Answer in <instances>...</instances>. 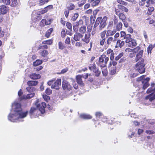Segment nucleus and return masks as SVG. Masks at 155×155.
Here are the masks:
<instances>
[{
  "label": "nucleus",
  "instance_id": "nucleus-1",
  "mask_svg": "<svg viewBox=\"0 0 155 155\" xmlns=\"http://www.w3.org/2000/svg\"><path fill=\"white\" fill-rule=\"evenodd\" d=\"M28 114L27 111H22L20 103L15 101L12 104V110L8 115V120L12 122L22 121V119L26 117Z\"/></svg>",
  "mask_w": 155,
  "mask_h": 155
},
{
  "label": "nucleus",
  "instance_id": "nucleus-2",
  "mask_svg": "<svg viewBox=\"0 0 155 155\" xmlns=\"http://www.w3.org/2000/svg\"><path fill=\"white\" fill-rule=\"evenodd\" d=\"M143 53V50H140L137 54L135 59L136 62L139 61L135 64L134 68L140 74L143 73L145 71L144 68L145 64L143 63L144 59L142 58Z\"/></svg>",
  "mask_w": 155,
  "mask_h": 155
},
{
  "label": "nucleus",
  "instance_id": "nucleus-3",
  "mask_svg": "<svg viewBox=\"0 0 155 155\" xmlns=\"http://www.w3.org/2000/svg\"><path fill=\"white\" fill-rule=\"evenodd\" d=\"M155 84L153 83L151 84V87L149 88L147 91V92L148 94L151 93L148 96H147L145 98L146 99H149L150 101L155 99V88H153V87Z\"/></svg>",
  "mask_w": 155,
  "mask_h": 155
},
{
  "label": "nucleus",
  "instance_id": "nucleus-4",
  "mask_svg": "<svg viewBox=\"0 0 155 155\" xmlns=\"http://www.w3.org/2000/svg\"><path fill=\"white\" fill-rule=\"evenodd\" d=\"M125 38V42L129 47L133 48L137 45L136 41L131 38V35H127Z\"/></svg>",
  "mask_w": 155,
  "mask_h": 155
},
{
  "label": "nucleus",
  "instance_id": "nucleus-5",
  "mask_svg": "<svg viewBox=\"0 0 155 155\" xmlns=\"http://www.w3.org/2000/svg\"><path fill=\"white\" fill-rule=\"evenodd\" d=\"M48 84L49 86L51 85L52 88L58 90L61 84V79H58L54 82L53 80L49 81L48 82Z\"/></svg>",
  "mask_w": 155,
  "mask_h": 155
},
{
  "label": "nucleus",
  "instance_id": "nucleus-6",
  "mask_svg": "<svg viewBox=\"0 0 155 155\" xmlns=\"http://www.w3.org/2000/svg\"><path fill=\"white\" fill-rule=\"evenodd\" d=\"M145 75H142L138 78L137 79L138 81H141L143 84V88L144 90L146 89L149 85L148 82L150 80V78H147L146 79H143L145 78Z\"/></svg>",
  "mask_w": 155,
  "mask_h": 155
},
{
  "label": "nucleus",
  "instance_id": "nucleus-7",
  "mask_svg": "<svg viewBox=\"0 0 155 155\" xmlns=\"http://www.w3.org/2000/svg\"><path fill=\"white\" fill-rule=\"evenodd\" d=\"M116 41V39L114 38L113 37L110 36L108 37L106 41H105V43L104 45L105 48H107L109 46H113L115 44Z\"/></svg>",
  "mask_w": 155,
  "mask_h": 155
},
{
  "label": "nucleus",
  "instance_id": "nucleus-8",
  "mask_svg": "<svg viewBox=\"0 0 155 155\" xmlns=\"http://www.w3.org/2000/svg\"><path fill=\"white\" fill-rule=\"evenodd\" d=\"M108 60L109 58L108 57L105 55H102L99 58V61L100 64H102L101 66H103V67H105Z\"/></svg>",
  "mask_w": 155,
  "mask_h": 155
},
{
  "label": "nucleus",
  "instance_id": "nucleus-9",
  "mask_svg": "<svg viewBox=\"0 0 155 155\" xmlns=\"http://www.w3.org/2000/svg\"><path fill=\"white\" fill-rule=\"evenodd\" d=\"M107 31L104 30L101 32L100 34L101 38L99 40V44L101 46H103L105 43L106 39L105 38V35L107 34Z\"/></svg>",
  "mask_w": 155,
  "mask_h": 155
},
{
  "label": "nucleus",
  "instance_id": "nucleus-10",
  "mask_svg": "<svg viewBox=\"0 0 155 155\" xmlns=\"http://www.w3.org/2000/svg\"><path fill=\"white\" fill-rule=\"evenodd\" d=\"M62 87L64 90H70L72 88V87L68 81L65 80H64L62 81Z\"/></svg>",
  "mask_w": 155,
  "mask_h": 155
},
{
  "label": "nucleus",
  "instance_id": "nucleus-11",
  "mask_svg": "<svg viewBox=\"0 0 155 155\" xmlns=\"http://www.w3.org/2000/svg\"><path fill=\"white\" fill-rule=\"evenodd\" d=\"M83 21L81 19L79 20L78 21H77L74 23L73 25V28L75 32H77L78 26L82 25L83 24Z\"/></svg>",
  "mask_w": 155,
  "mask_h": 155
},
{
  "label": "nucleus",
  "instance_id": "nucleus-12",
  "mask_svg": "<svg viewBox=\"0 0 155 155\" xmlns=\"http://www.w3.org/2000/svg\"><path fill=\"white\" fill-rule=\"evenodd\" d=\"M36 105L37 108L38 109L42 114H43L45 112V109L46 107V104L45 103L42 102L41 104H38L36 103Z\"/></svg>",
  "mask_w": 155,
  "mask_h": 155
},
{
  "label": "nucleus",
  "instance_id": "nucleus-13",
  "mask_svg": "<svg viewBox=\"0 0 155 155\" xmlns=\"http://www.w3.org/2000/svg\"><path fill=\"white\" fill-rule=\"evenodd\" d=\"M107 18L106 16L104 17L102 20L100 22L99 26V29L100 30H101L102 29L104 28L106 25V21L107 20Z\"/></svg>",
  "mask_w": 155,
  "mask_h": 155
},
{
  "label": "nucleus",
  "instance_id": "nucleus-14",
  "mask_svg": "<svg viewBox=\"0 0 155 155\" xmlns=\"http://www.w3.org/2000/svg\"><path fill=\"white\" fill-rule=\"evenodd\" d=\"M83 76L81 75H78L76 77V79L78 84L81 87H83L84 85V83L83 82L82 78Z\"/></svg>",
  "mask_w": 155,
  "mask_h": 155
},
{
  "label": "nucleus",
  "instance_id": "nucleus-15",
  "mask_svg": "<svg viewBox=\"0 0 155 155\" xmlns=\"http://www.w3.org/2000/svg\"><path fill=\"white\" fill-rule=\"evenodd\" d=\"M51 22V19H49L47 21L45 19H43L41 20L40 22V25L41 27H43L45 25H50Z\"/></svg>",
  "mask_w": 155,
  "mask_h": 155
},
{
  "label": "nucleus",
  "instance_id": "nucleus-16",
  "mask_svg": "<svg viewBox=\"0 0 155 155\" xmlns=\"http://www.w3.org/2000/svg\"><path fill=\"white\" fill-rule=\"evenodd\" d=\"M9 10L8 7L4 5H2L0 6V13L5 14H6Z\"/></svg>",
  "mask_w": 155,
  "mask_h": 155
},
{
  "label": "nucleus",
  "instance_id": "nucleus-17",
  "mask_svg": "<svg viewBox=\"0 0 155 155\" xmlns=\"http://www.w3.org/2000/svg\"><path fill=\"white\" fill-rule=\"evenodd\" d=\"M90 36L91 33L86 34L84 35V38H82V40L86 43H88L90 41Z\"/></svg>",
  "mask_w": 155,
  "mask_h": 155
},
{
  "label": "nucleus",
  "instance_id": "nucleus-18",
  "mask_svg": "<svg viewBox=\"0 0 155 155\" xmlns=\"http://www.w3.org/2000/svg\"><path fill=\"white\" fill-rule=\"evenodd\" d=\"M77 33L74 35V39L76 41H79L83 37V35L79 33Z\"/></svg>",
  "mask_w": 155,
  "mask_h": 155
},
{
  "label": "nucleus",
  "instance_id": "nucleus-19",
  "mask_svg": "<svg viewBox=\"0 0 155 155\" xmlns=\"http://www.w3.org/2000/svg\"><path fill=\"white\" fill-rule=\"evenodd\" d=\"M29 77L31 79H37L40 78L41 77V76L39 74H37L35 73H34L30 74Z\"/></svg>",
  "mask_w": 155,
  "mask_h": 155
},
{
  "label": "nucleus",
  "instance_id": "nucleus-20",
  "mask_svg": "<svg viewBox=\"0 0 155 155\" xmlns=\"http://www.w3.org/2000/svg\"><path fill=\"white\" fill-rule=\"evenodd\" d=\"M116 32V30L115 29H113L112 30L110 29L108 30L107 31L106 36H110L114 35Z\"/></svg>",
  "mask_w": 155,
  "mask_h": 155
},
{
  "label": "nucleus",
  "instance_id": "nucleus-21",
  "mask_svg": "<svg viewBox=\"0 0 155 155\" xmlns=\"http://www.w3.org/2000/svg\"><path fill=\"white\" fill-rule=\"evenodd\" d=\"M39 53L42 57H45L48 54V52L46 50H44L43 51H40Z\"/></svg>",
  "mask_w": 155,
  "mask_h": 155
},
{
  "label": "nucleus",
  "instance_id": "nucleus-22",
  "mask_svg": "<svg viewBox=\"0 0 155 155\" xmlns=\"http://www.w3.org/2000/svg\"><path fill=\"white\" fill-rule=\"evenodd\" d=\"M86 31V27L85 26L83 25L79 29V33L83 34L85 33Z\"/></svg>",
  "mask_w": 155,
  "mask_h": 155
},
{
  "label": "nucleus",
  "instance_id": "nucleus-23",
  "mask_svg": "<svg viewBox=\"0 0 155 155\" xmlns=\"http://www.w3.org/2000/svg\"><path fill=\"white\" fill-rule=\"evenodd\" d=\"M38 81H29L27 82V84L29 86H35L38 84Z\"/></svg>",
  "mask_w": 155,
  "mask_h": 155
},
{
  "label": "nucleus",
  "instance_id": "nucleus-24",
  "mask_svg": "<svg viewBox=\"0 0 155 155\" xmlns=\"http://www.w3.org/2000/svg\"><path fill=\"white\" fill-rule=\"evenodd\" d=\"M80 117L84 119H91L92 117L90 115L84 114H81L80 115Z\"/></svg>",
  "mask_w": 155,
  "mask_h": 155
},
{
  "label": "nucleus",
  "instance_id": "nucleus-25",
  "mask_svg": "<svg viewBox=\"0 0 155 155\" xmlns=\"http://www.w3.org/2000/svg\"><path fill=\"white\" fill-rule=\"evenodd\" d=\"M146 3L145 6L147 7H149L150 5L155 3V0H147L146 2Z\"/></svg>",
  "mask_w": 155,
  "mask_h": 155
},
{
  "label": "nucleus",
  "instance_id": "nucleus-26",
  "mask_svg": "<svg viewBox=\"0 0 155 155\" xmlns=\"http://www.w3.org/2000/svg\"><path fill=\"white\" fill-rule=\"evenodd\" d=\"M118 8L121 9L123 11H124L126 12H127L128 11V9L127 8L121 5H118Z\"/></svg>",
  "mask_w": 155,
  "mask_h": 155
},
{
  "label": "nucleus",
  "instance_id": "nucleus-27",
  "mask_svg": "<svg viewBox=\"0 0 155 155\" xmlns=\"http://www.w3.org/2000/svg\"><path fill=\"white\" fill-rule=\"evenodd\" d=\"M101 67H103L102 69V72L103 75L104 76H107L108 74L107 68L104 67H103V66H101Z\"/></svg>",
  "mask_w": 155,
  "mask_h": 155
},
{
  "label": "nucleus",
  "instance_id": "nucleus-28",
  "mask_svg": "<svg viewBox=\"0 0 155 155\" xmlns=\"http://www.w3.org/2000/svg\"><path fill=\"white\" fill-rule=\"evenodd\" d=\"M41 17L40 15H36L35 16H33L32 17V20L34 22H35L41 19Z\"/></svg>",
  "mask_w": 155,
  "mask_h": 155
},
{
  "label": "nucleus",
  "instance_id": "nucleus-29",
  "mask_svg": "<svg viewBox=\"0 0 155 155\" xmlns=\"http://www.w3.org/2000/svg\"><path fill=\"white\" fill-rule=\"evenodd\" d=\"M117 45H118L119 47L121 48L124 45L125 42L124 41L119 39L117 41Z\"/></svg>",
  "mask_w": 155,
  "mask_h": 155
},
{
  "label": "nucleus",
  "instance_id": "nucleus-30",
  "mask_svg": "<svg viewBox=\"0 0 155 155\" xmlns=\"http://www.w3.org/2000/svg\"><path fill=\"white\" fill-rule=\"evenodd\" d=\"M119 18L123 22H125L126 20V17L125 15L123 13H121L118 15Z\"/></svg>",
  "mask_w": 155,
  "mask_h": 155
},
{
  "label": "nucleus",
  "instance_id": "nucleus-31",
  "mask_svg": "<svg viewBox=\"0 0 155 155\" xmlns=\"http://www.w3.org/2000/svg\"><path fill=\"white\" fill-rule=\"evenodd\" d=\"M53 29L52 28H50L46 32L45 36L46 37L48 38L50 36L52 32L53 31Z\"/></svg>",
  "mask_w": 155,
  "mask_h": 155
},
{
  "label": "nucleus",
  "instance_id": "nucleus-32",
  "mask_svg": "<svg viewBox=\"0 0 155 155\" xmlns=\"http://www.w3.org/2000/svg\"><path fill=\"white\" fill-rule=\"evenodd\" d=\"M10 5L12 6H15L17 5V0H10Z\"/></svg>",
  "mask_w": 155,
  "mask_h": 155
},
{
  "label": "nucleus",
  "instance_id": "nucleus-33",
  "mask_svg": "<svg viewBox=\"0 0 155 155\" xmlns=\"http://www.w3.org/2000/svg\"><path fill=\"white\" fill-rule=\"evenodd\" d=\"M42 63V61L40 60H37L36 61L33 63V65L34 66H37L41 64Z\"/></svg>",
  "mask_w": 155,
  "mask_h": 155
},
{
  "label": "nucleus",
  "instance_id": "nucleus-34",
  "mask_svg": "<svg viewBox=\"0 0 155 155\" xmlns=\"http://www.w3.org/2000/svg\"><path fill=\"white\" fill-rule=\"evenodd\" d=\"M116 71V67H113L110 69V73L111 75H113L115 74Z\"/></svg>",
  "mask_w": 155,
  "mask_h": 155
},
{
  "label": "nucleus",
  "instance_id": "nucleus-35",
  "mask_svg": "<svg viewBox=\"0 0 155 155\" xmlns=\"http://www.w3.org/2000/svg\"><path fill=\"white\" fill-rule=\"evenodd\" d=\"M93 72L94 73L95 76L96 77H98L101 74V71L97 68L94 70Z\"/></svg>",
  "mask_w": 155,
  "mask_h": 155
},
{
  "label": "nucleus",
  "instance_id": "nucleus-36",
  "mask_svg": "<svg viewBox=\"0 0 155 155\" xmlns=\"http://www.w3.org/2000/svg\"><path fill=\"white\" fill-rule=\"evenodd\" d=\"M153 48H154L153 47L152 44H150L149 45L147 48V51L148 54L149 53L151 54V51Z\"/></svg>",
  "mask_w": 155,
  "mask_h": 155
},
{
  "label": "nucleus",
  "instance_id": "nucleus-37",
  "mask_svg": "<svg viewBox=\"0 0 155 155\" xmlns=\"http://www.w3.org/2000/svg\"><path fill=\"white\" fill-rule=\"evenodd\" d=\"M89 68L90 70L93 71L94 70H95L97 68L95 64L94 63L89 66Z\"/></svg>",
  "mask_w": 155,
  "mask_h": 155
},
{
  "label": "nucleus",
  "instance_id": "nucleus-38",
  "mask_svg": "<svg viewBox=\"0 0 155 155\" xmlns=\"http://www.w3.org/2000/svg\"><path fill=\"white\" fill-rule=\"evenodd\" d=\"M75 7L74 5L72 3H69L67 7V9L70 10L73 9Z\"/></svg>",
  "mask_w": 155,
  "mask_h": 155
},
{
  "label": "nucleus",
  "instance_id": "nucleus-39",
  "mask_svg": "<svg viewBox=\"0 0 155 155\" xmlns=\"http://www.w3.org/2000/svg\"><path fill=\"white\" fill-rule=\"evenodd\" d=\"M71 79L72 81V84L74 88L75 89H77L78 88V86L77 84L76 83L75 80L72 78Z\"/></svg>",
  "mask_w": 155,
  "mask_h": 155
},
{
  "label": "nucleus",
  "instance_id": "nucleus-40",
  "mask_svg": "<svg viewBox=\"0 0 155 155\" xmlns=\"http://www.w3.org/2000/svg\"><path fill=\"white\" fill-rule=\"evenodd\" d=\"M78 16L79 14L78 13H75L72 17L71 20L73 21H75L77 19Z\"/></svg>",
  "mask_w": 155,
  "mask_h": 155
},
{
  "label": "nucleus",
  "instance_id": "nucleus-41",
  "mask_svg": "<svg viewBox=\"0 0 155 155\" xmlns=\"http://www.w3.org/2000/svg\"><path fill=\"white\" fill-rule=\"evenodd\" d=\"M52 43V41L51 40H49L44 41L42 42L43 44H47L49 45H51Z\"/></svg>",
  "mask_w": 155,
  "mask_h": 155
},
{
  "label": "nucleus",
  "instance_id": "nucleus-42",
  "mask_svg": "<svg viewBox=\"0 0 155 155\" xmlns=\"http://www.w3.org/2000/svg\"><path fill=\"white\" fill-rule=\"evenodd\" d=\"M58 48L59 49L63 50L65 48V47L61 42L60 41L58 43Z\"/></svg>",
  "mask_w": 155,
  "mask_h": 155
},
{
  "label": "nucleus",
  "instance_id": "nucleus-43",
  "mask_svg": "<svg viewBox=\"0 0 155 155\" xmlns=\"http://www.w3.org/2000/svg\"><path fill=\"white\" fill-rule=\"evenodd\" d=\"M127 35H131L130 34H126V33L124 31H121L120 32V36L121 37H124V39L126 40L125 37L127 36Z\"/></svg>",
  "mask_w": 155,
  "mask_h": 155
},
{
  "label": "nucleus",
  "instance_id": "nucleus-44",
  "mask_svg": "<svg viewBox=\"0 0 155 155\" xmlns=\"http://www.w3.org/2000/svg\"><path fill=\"white\" fill-rule=\"evenodd\" d=\"M36 108L34 107H32L30 110L29 114L31 116V117L32 118L31 115L36 110Z\"/></svg>",
  "mask_w": 155,
  "mask_h": 155
},
{
  "label": "nucleus",
  "instance_id": "nucleus-45",
  "mask_svg": "<svg viewBox=\"0 0 155 155\" xmlns=\"http://www.w3.org/2000/svg\"><path fill=\"white\" fill-rule=\"evenodd\" d=\"M35 89V88L32 87H28L26 88L27 91L29 92H32Z\"/></svg>",
  "mask_w": 155,
  "mask_h": 155
},
{
  "label": "nucleus",
  "instance_id": "nucleus-46",
  "mask_svg": "<svg viewBox=\"0 0 155 155\" xmlns=\"http://www.w3.org/2000/svg\"><path fill=\"white\" fill-rule=\"evenodd\" d=\"M10 0H0V2L4 3L7 5H9L10 4Z\"/></svg>",
  "mask_w": 155,
  "mask_h": 155
},
{
  "label": "nucleus",
  "instance_id": "nucleus-47",
  "mask_svg": "<svg viewBox=\"0 0 155 155\" xmlns=\"http://www.w3.org/2000/svg\"><path fill=\"white\" fill-rule=\"evenodd\" d=\"M35 95V94L34 93L28 94L26 96L25 98L26 99L31 98L33 97Z\"/></svg>",
  "mask_w": 155,
  "mask_h": 155
},
{
  "label": "nucleus",
  "instance_id": "nucleus-48",
  "mask_svg": "<svg viewBox=\"0 0 155 155\" xmlns=\"http://www.w3.org/2000/svg\"><path fill=\"white\" fill-rule=\"evenodd\" d=\"M122 27V24L121 22H119L117 26V30L119 31L121 29Z\"/></svg>",
  "mask_w": 155,
  "mask_h": 155
},
{
  "label": "nucleus",
  "instance_id": "nucleus-49",
  "mask_svg": "<svg viewBox=\"0 0 155 155\" xmlns=\"http://www.w3.org/2000/svg\"><path fill=\"white\" fill-rule=\"evenodd\" d=\"M68 69L67 68H66L63 70H62L61 72H59L58 73V74H63L65 73H66L68 71Z\"/></svg>",
  "mask_w": 155,
  "mask_h": 155
},
{
  "label": "nucleus",
  "instance_id": "nucleus-50",
  "mask_svg": "<svg viewBox=\"0 0 155 155\" xmlns=\"http://www.w3.org/2000/svg\"><path fill=\"white\" fill-rule=\"evenodd\" d=\"M140 49V48L139 46H137L136 48L132 49V52L135 54Z\"/></svg>",
  "mask_w": 155,
  "mask_h": 155
},
{
  "label": "nucleus",
  "instance_id": "nucleus-51",
  "mask_svg": "<svg viewBox=\"0 0 155 155\" xmlns=\"http://www.w3.org/2000/svg\"><path fill=\"white\" fill-rule=\"evenodd\" d=\"M45 93L48 95H50L52 93V91L49 88H48L45 90Z\"/></svg>",
  "mask_w": 155,
  "mask_h": 155
},
{
  "label": "nucleus",
  "instance_id": "nucleus-52",
  "mask_svg": "<svg viewBox=\"0 0 155 155\" xmlns=\"http://www.w3.org/2000/svg\"><path fill=\"white\" fill-rule=\"evenodd\" d=\"M48 2V0H40V1L39 5H43Z\"/></svg>",
  "mask_w": 155,
  "mask_h": 155
},
{
  "label": "nucleus",
  "instance_id": "nucleus-53",
  "mask_svg": "<svg viewBox=\"0 0 155 155\" xmlns=\"http://www.w3.org/2000/svg\"><path fill=\"white\" fill-rule=\"evenodd\" d=\"M43 97L44 99V100L45 101H46L47 102H48L50 100V99L49 97L46 95H43Z\"/></svg>",
  "mask_w": 155,
  "mask_h": 155
},
{
  "label": "nucleus",
  "instance_id": "nucleus-54",
  "mask_svg": "<svg viewBox=\"0 0 155 155\" xmlns=\"http://www.w3.org/2000/svg\"><path fill=\"white\" fill-rule=\"evenodd\" d=\"M124 54V53L122 52L120 53L118 56L116 57L115 59L116 60H118Z\"/></svg>",
  "mask_w": 155,
  "mask_h": 155
},
{
  "label": "nucleus",
  "instance_id": "nucleus-55",
  "mask_svg": "<svg viewBox=\"0 0 155 155\" xmlns=\"http://www.w3.org/2000/svg\"><path fill=\"white\" fill-rule=\"evenodd\" d=\"M66 26L67 28L69 30H72V25L71 23L67 22L66 23Z\"/></svg>",
  "mask_w": 155,
  "mask_h": 155
},
{
  "label": "nucleus",
  "instance_id": "nucleus-56",
  "mask_svg": "<svg viewBox=\"0 0 155 155\" xmlns=\"http://www.w3.org/2000/svg\"><path fill=\"white\" fill-rule=\"evenodd\" d=\"M102 20V17H99L97 19L95 22L97 25H99Z\"/></svg>",
  "mask_w": 155,
  "mask_h": 155
},
{
  "label": "nucleus",
  "instance_id": "nucleus-57",
  "mask_svg": "<svg viewBox=\"0 0 155 155\" xmlns=\"http://www.w3.org/2000/svg\"><path fill=\"white\" fill-rule=\"evenodd\" d=\"M65 43L67 45H69L70 43V38L69 37H67L64 41Z\"/></svg>",
  "mask_w": 155,
  "mask_h": 155
},
{
  "label": "nucleus",
  "instance_id": "nucleus-58",
  "mask_svg": "<svg viewBox=\"0 0 155 155\" xmlns=\"http://www.w3.org/2000/svg\"><path fill=\"white\" fill-rule=\"evenodd\" d=\"M100 0H96L92 3V5L93 6H95L97 5L100 2Z\"/></svg>",
  "mask_w": 155,
  "mask_h": 155
},
{
  "label": "nucleus",
  "instance_id": "nucleus-59",
  "mask_svg": "<svg viewBox=\"0 0 155 155\" xmlns=\"http://www.w3.org/2000/svg\"><path fill=\"white\" fill-rule=\"evenodd\" d=\"M113 21H110L109 22L108 25V28L110 29H111L113 25Z\"/></svg>",
  "mask_w": 155,
  "mask_h": 155
},
{
  "label": "nucleus",
  "instance_id": "nucleus-60",
  "mask_svg": "<svg viewBox=\"0 0 155 155\" xmlns=\"http://www.w3.org/2000/svg\"><path fill=\"white\" fill-rule=\"evenodd\" d=\"M117 2L118 3L122 5H127V3L126 2H125L122 0H117Z\"/></svg>",
  "mask_w": 155,
  "mask_h": 155
},
{
  "label": "nucleus",
  "instance_id": "nucleus-61",
  "mask_svg": "<svg viewBox=\"0 0 155 155\" xmlns=\"http://www.w3.org/2000/svg\"><path fill=\"white\" fill-rule=\"evenodd\" d=\"M45 8V9L46 10H47V12L48 10L53 8V6L52 5H50L47 6Z\"/></svg>",
  "mask_w": 155,
  "mask_h": 155
},
{
  "label": "nucleus",
  "instance_id": "nucleus-62",
  "mask_svg": "<svg viewBox=\"0 0 155 155\" xmlns=\"http://www.w3.org/2000/svg\"><path fill=\"white\" fill-rule=\"evenodd\" d=\"M92 28V25H88L87 27V32L88 33H90Z\"/></svg>",
  "mask_w": 155,
  "mask_h": 155
},
{
  "label": "nucleus",
  "instance_id": "nucleus-63",
  "mask_svg": "<svg viewBox=\"0 0 155 155\" xmlns=\"http://www.w3.org/2000/svg\"><path fill=\"white\" fill-rule=\"evenodd\" d=\"M146 133L149 134H154L155 132L153 130H146Z\"/></svg>",
  "mask_w": 155,
  "mask_h": 155
},
{
  "label": "nucleus",
  "instance_id": "nucleus-64",
  "mask_svg": "<svg viewBox=\"0 0 155 155\" xmlns=\"http://www.w3.org/2000/svg\"><path fill=\"white\" fill-rule=\"evenodd\" d=\"M86 1L85 0H83L81 1L80 2H79L78 5L80 7L86 3Z\"/></svg>",
  "mask_w": 155,
  "mask_h": 155
}]
</instances>
